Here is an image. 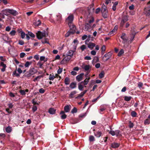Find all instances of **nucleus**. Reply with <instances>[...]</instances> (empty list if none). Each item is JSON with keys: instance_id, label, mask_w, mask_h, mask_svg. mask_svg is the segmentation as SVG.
Returning a JSON list of instances; mask_svg holds the SVG:
<instances>
[{"instance_id": "obj_4", "label": "nucleus", "mask_w": 150, "mask_h": 150, "mask_svg": "<svg viewBox=\"0 0 150 150\" xmlns=\"http://www.w3.org/2000/svg\"><path fill=\"white\" fill-rule=\"evenodd\" d=\"M71 59V58L70 57H69L67 55L61 62V64H65L68 63Z\"/></svg>"}, {"instance_id": "obj_21", "label": "nucleus", "mask_w": 150, "mask_h": 150, "mask_svg": "<svg viewBox=\"0 0 150 150\" xmlns=\"http://www.w3.org/2000/svg\"><path fill=\"white\" fill-rule=\"evenodd\" d=\"M56 110L53 108H50L49 109L48 112L51 114H54L55 113Z\"/></svg>"}, {"instance_id": "obj_63", "label": "nucleus", "mask_w": 150, "mask_h": 150, "mask_svg": "<svg viewBox=\"0 0 150 150\" xmlns=\"http://www.w3.org/2000/svg\"><path fill=\"white\" fill-rule=\"evenodd\" d=\"M100 8H97L96 10V11L95 12L96 13V14L98 13H99L100 12Z\"/></svg>"}, {"instance_id": "obj_53", "label": "nucleus", "mask_w": 150, "mask_h": 150, "mask_svg": "<svg viewBox=\"0 0 150 150\" xmlns=\"http://www.w3.org/2000/svg\"><path fill=\"white\" fill-rule=\"evenodd\" d=\"M62 68H59L57 71V72L58 74H60L62 72Z\"/></svg>"}, {"instance_id": "obj_48", "label": "nucleus", "mask_w": 150, "mask_h": 150, "mask_svg": "<svg viewBox=\"0 0 150 150\" xmlns=\"http://www.w3.org/2000/svg\"><path fill=\"white\" fill-rule=\"evenodd\" d=\"M28 35L32 38H34L35 37V35L32 33L28 32Z\"/></svg>"}, {"instance_id": "obj_31", "label": "nucleus", "mask_w": 150, "mask_h": 150, "mask_svg": "<svg viewBox=\"0 0 150 150\" xmlns=\"http://www.w3.org/2000/svg\"><path fill=\"white\" fill-rule=\"evenodd\" d=\"M6 131L7 133L10 132L12 130V128L10 126H8L6 129Z\"/></svg>"}, {"instance_id": "obj_56", "label": "nucleus", "mask_w": 150, "mask_h": 150, "mask_svg": "<svg viewBox=\"0 0 150 150\" xmlns=\"http://www.w3.org/2000/svg\"><path fill=\"white\" fill-rule=\"evenodd\" d=\"M11 28L9 26H8L6 27L5 30L9 32L11 30Z\"/></svg>"}, {"instance_id": "obj_43", "label": "nucleus", "mask_w": 150, "mask_h": 150, "mask_svg": "<svg viewBox=\"0 0 150 150\" xmlns=\"http://www.w3.org/2000/svg\"><path fill=\"white\" fill-rule=\"evenodd\" d=\"M57 19L58 21H60L62 19V16L60 14H58L57 15Z\"/></svg>"}, {"instance_id": "obj_51", "label": "nucleus", "mask_w": 150, "mask_h": 150, "mask_svg": "<svg viewBox=\"0 0 150 150\" xmlns=\"http://www.w3.org/2000/svg\"><path fill=\"white\" fill-rule=\"evenodd\" d=\"M21 37L22 38H24L25 36V33L23 32H21Z\"/></svg>"}, {"instance_id": "obj_33", "label": "nucleus", "mask_w": 150, "mask_h": 150, "mask_svg": "<svg viewBox=\"0 0 150 150\" xmlns=\"http://www.w3.org/2000/svg\"><path fill=\"white\" fill-rule=\"evenodd\" d=\"M32 62H27L25 64V67H29V66L32 64Z\"/></svg>"}, {"instance_id": "obj_44", "label": "nucleus", "mask_w": 150, "mask_h": 150, "mask_svg": "<svg viewBox=\"0 0 150 150\" xmlns=\"http://www.w3.org/2000/svg\"><path fill=\"white\" fill-rule=\"evenodd\" d=\"M77 112V109L76 107H74L71 111V113H76Z\"/></svg>"}, {"instance_id": "obj_9", "label": "nucleus", "mask_w": 150, "mask_h": 150, "mask_svg": "<svg viewBox=\"0 0 150 150\" xmlns=\"http://www.w3.org/2000/svg\"><path fill=\"white\" fill-rule=\"evenodd\" d=\"M90 77H89L88 78H86L83 81L80 82L83 86L86 85L89 82Z\"/></svg>"}, {"instance_id": "obj_20", "label": "nucleus", "mask_w": 150, "mask_h": 150, "mask_svg": "<svg viewBox=\"0 0 150 150\" xmlns=\"http://www.w3.org/2000/svg\"><path fill=\"white\" fill-rule=\"evenodd\" d=\"M95 46V44L93 43H90L88 44V47L90 48L91 50H92Z\"/></svg>"}, {"instance_id": "obj_52", "label": "nucleus", "mask_w": 150, "mask_h": 150, "mask_svg": "<svg viewBox=\"0 0 150 150\" xmlns=\"http://www.w3.org/2000/svg\"><path fill=\"white\" fill-rule=\"evenodd\" d=\"M34 58L36 60H38L39 59V55L38 54H36L34 56Z\"/></svg>"}, {"instance_id": "obj_23", "label": "nucleus", "mask_w": 150, "mask_h": 150, "mask_svg": "<svg viewBox=\"0 0 150 150\" xmlns=\"http://www.w3.org/2000/svg\"><path fill=\"white\" fill-rule=\"evenodd\" d=\"M103 16L104 18H106L108 17V10L104 11H102Z\"/></svg>"}, {"instance_id": "obj_38", "label": "nucleus", "mask_w": 150, "mask_h": 150, "mask_svg": "<svg viewBox=\"0 0 150 150\" xmlns=\"http://www.w3.org/2000/svg\"><path fill=\"white\" fill-rule=\"evenodd\" d=\"M106 10H107V7L104 4H103L102 6L101 11H104Z\"/></svg>"}, {"instance_id": "obj_15", "label": "nucleus", "mask_w": 150, "mask_h": 150, "mask_svg": "<svg viewBox=\"0 0 150 150\" xmlns=\"http://www.w3.org/2000/svg\"><path fill=\"white\" fill-rule=\"evenodd\" d=\"M77 93V92L76 91H74L71 92L70 94L69 95V97L70 98H72L74 97V95Z\"/></svg>"}, {"instance_id": "obj_62", "label": "nucleus", "mask_w": 150, "mask_h": 150, "mask_svg": "<svg viewBox=\"0 0 150 150\" xmlns=\"http://www.w3.org/2000/svg\"><path fill=\"white\" fill-rule=\"evenodd\" d=\"M37 65L41 68L42 67V64L40 62H39L37 63Z\"/></svg>"}, {"instance_id": "obj_54", "label": "nucleus", "mask_w": 150, "mask_h": 150, "mask_svg": "<svg viewBox=\"0 0 150 150\" xmlns=\"http://www.w3.org/2000/svg\"><path fill=\"white\" fill-rule=\"evenodd\" d=\"M45 90L42 88H40L39 90V92L40 93H43L45 92Z\"/></svg>"}, {"instance_id": "obj_55", "label": "nucleus", "mask_w": 150, "mask_h": 150, "mask_svg": "<svg viewBox=\"0 0 150 150\" xmlns=\"http://www.w3.org/2000/svg\"><path fill=\"white\" fill-rule=\"evenodd\" d=\"M25 55V53L24 52H21L20 54V57L21 58L23 57Z\"/></svg>"}, {"instance_id": "obj_49", "label": "nucleus", "mask_w": 150, "mask_h": 150, "mask_svg": "<svg viewBox=\"0 0 150 150\" xmlns=\"http://www.w3.org/2000/svg\"><path fill=\"white\" fill-rule=\"evenodd\" d=\"M109 133L111 134L113 136L115 135V131L113 130H110L109 132Z\"/></svg>"}, {"instance_id": "obj_59", "label": "nucleus", "mask_w": 150, "mask_h": 150, "mask_svg": "<svg viewBox=\"0 0 150 150\" xmlns=\"http://www.w3.org/2000/svg\"><path fill=\"white\" fill-rule=\"evenodd\" d=\"M86 48V46L84 45H82L81 47V49L82 50V51H83Z\"/></svg>"}, {"instance_id": "obj_42", "label": "nucleus", "mask_w": 150, "mask_h": 150, "mask_svg": "<svg viewBox=\"0 0 150 150\" xmlns=\"http://www.w3.org/2000/svg\"><path fill=\"white\" fill-rule=\"evenodd\" d=\"M131 115L132 117H135L136 116L137 114L135 111H133L131 113Z\"/></svg>"}, {"instance_id": "obj_37", "label": "nucleus", "mask_w": 150, "mask_h": 150, "mask_svg": "<svg viewBox=\"0 0 150 150\" xmlns=\"http://www.w3.org/2000/svg\"><path fill=\"white\" fill-rule=\"evenodd\" d=\"M84 93H83L82 92H81L80 94L78 95V96L76 97V99H78L84 96Z\"/></svg>"}, {"instance_id": "obj_14", "label": "nucleus", "mask_w": 150, "mask_h": 150, "mask_svg": "<svg viewBox=\"0 0 150 150\" xmlns=\"http://www.w3.org/2000/svg\"><path fill=\"white\" fill-rule=\"evenodd\" d=\"M102 134V132L100 131H97L94 133L95 136L97 137H100Z\"/></svg>"}, {"instance_id": "obj_61", "label": "nucleus", "mask_w": 150, "mask_h": 150, "mask_svg": "<svg viewBox=\"0 0 150 150\" xmlns=\"http://www.w3.org/2000/svg\"><path fill=\"white\" fill-rule=\"evenodd\" d=\"M91 58L90 56H86L84 57L85 60H89L91 59Z\"/></svg>"}, {"instance_id": "obj_10", "label": "nucleus", "mask_w": 150, "mask_h": 150, "mask_svg": "<svg viewBox=\"0 0 150 150\" xmlns=\"http://www.w3.org/2000/svg\"><path fill=\"white\" fill-rule=\"evenodd\" d=\"M28 71L32 75L36 74L38 72L37 70L34 68H30Z\"/></svg>"}, {"instance_id": "obj_19", "label": "nucleus", "mask_w": 150, "mask_h": 150, "mask_svg": "<svg viewBox=\"0 0 150 150\" xmlns=\"http://www.w3.org/2000/svg\"><path fill=\"white\" fill-rule=\"evenodd\" d=\"M61 115V116L62 119H65L67 117V115L64 114V112L63 111H61L60 113Z\"/></svg>"}, {"instance_id": "obj_46", "label": "nucleus", "mask_w": 150, "mask_h": 150, "mask_svg": "<svg viewBox=\"0 0 150 150\" xmlns=\"http://www.w3.org/2000/svg\"><path fill=\"white\" fill-rule=\"evenodd\" d=\"M124 53V50H121L120 52H119L118 55L119 56H121Z\"/></svg>"}, {"instance_id": "obj_39", "label": "nucleus", "mask_w": 150, "mask_h": 150, "mask_svg": "<svg viewBox=\"0 0 150 150\" xmlns=\"http://www.w3.org/2000/svg\"><path fill=\"white\" fill-rule=\"evenodd\" d=\"M31 75H32L30 73V72L29 71L27 72L24 74V76H25L28 77H30Z\"/></svg>"}, {"instance_id": "obj_28", "label": "nucleus", "mask_w": 150, "mask_h": 150, "mask_svg": "<svg viewBox=\"0 0 150 150\" xmlns=\"http://www.w3.org/2000/svg\"><path fill=\"white\" fill-rule=\"evenodd\" d=\"M70 87L72 89L75 88L76 87V83H72L70 85Z\"/></svg>"}, {"instance_id": "obj_47", "label": "nucleus", "mask_w": 150, "mask_h": 150, "mask_svg": "<svg viewBox=\"0 0 150 150\" xmlns=\"http://www.w3.org/2000/svg\"><path fill=\"white\" fill-rule=\"evenodd\" d=\"M104 76V73L103 72H101L99 74V77L100 78H103Z\"/></svg>"}, {"instance_id": "obj_50", "label": "nucleus", "mask_w": 150, "mask_h": 150, "mask_svg": "<svg viewBox=\"0 0 150 150\" xmlns=\"http://www.w3.org/2000/svg\"><path fill=\"white\" fill-rule=\"evenodd\" d=\"M135 34L134 33H133L130 35L131 38L130 39V40L132 41L134 38Z\"/></svg>"}, {"instance_id": "obj_60", "label": "nucleus", "mask_w": 150, "mask_h": 150, "mask_svg": "<svg viewBox=\"0 0 150 150\" xmlns=\"http://www.w3.org/2000/svg\"><path fill=\"white\" fill-rule=\"evenodd\" d=\"M144 123L145 124H149L150 123V121L148 119H146L144 121Z\"/></svg>"}, {"instance_id": "obj_30", "label": "nucleus", "mask_w": 150, "mask_h": 150, "mask_svg": "<svg viewBox=\"0 0 150 150\" xmlns=\"http://www.w3.org/2000/svg\"><path fill=\"white\" fill-rule=\"evenodd\" d=\"M118 3L117 1L115 2L114 3L112 7V10L115 11L116 10V6L118 4Z\"/></svg>"}, {"instance_id": "obj_11", "label": "nucleus", "mask_w": 150, "mask_h": 150, "mask_svg": "<svg viewBox=\"0 0 150 150\" xmlns=\"http://www.w3.org/2000/svg\"><path fill=\"white\" fill-rule=\"evenodd\" d=\"M75 30H74L73 28L72 29H70V31H68L65 35V36L66 37H69L70 35V34H74L75 32Z\"/></svg>"}, {"instance_id": "obj_18", "label": "nucleus", "mask_w": 150, "mask_h": 150, "mask_svg": "<svg viewBox=\"0 0 150 150\" xmlns=\"http://www.w3.org/2000/svg\"><path fill=\"white\" fill-rule=\"evenodd\" d=\"M11 14L13 16H16L17 14V12L14 10L9 9V14Z\"/></svg>"}, {"instance_id": "obj_22", "label": "nucleus", "mask_w": 150, "mask_h": 150, "mask_svg": "<svg viewBox=\"0 0 150 150\" xmlns=\"http://www.w3.org/2000/svg\"><path fill=\"white\" fill-rule=\"evenodd\" d=\"M110 57V52H109L108 53H107L105 54L104 55V56L103 57V58L104 59V58L105 57L106 58V59L105 60V61H107L108 59Z\"/></svg>"}, {"instance_id": "obj_40", "label": "nucleus", "mask_w": 150, "mask_h": 150, "mask_svg": "<svg viewBox=\"0 0 150 150\" xmlns=\"http://www.w3.org/2000/svg\"><path fill=\"white\" fill-rule=\"evenodd\" d=\"M131 96H125V97L124 99L126 101H129L131 99Z\"/></svg>"}, {"instance_id": "obj_1", "label": "nucleus", "mask_w": 150, "mask_h": 150, "mask_svg": "<svg viewBox=\"0 0 150 150\" xmlns=\"http://www.w3.org/2000/svg\"><path fill=\"white\" fill-rule=\"evenodd\" d=\"M74 18L73 15L71 14L69 16L68 18L66 19V22L68 23V25L70 29L73 28L74 30H75L76 29V27L72 23Z\"/></svg>"}, {"instance_id": "obj_45", "label": "nucleus", "mask_w": 150, "mask_h": 150, "mask_svg": "<svg viewBox=\"0 0 150 150\" xmlns=\"http://www.w3.org/2000/svg\"><path fill=\"white\" fill-rule=\"evenodd\" d=\"M32 109L33 112H34L37 110V107L36 106L34 105L32 107Z\"/></svg>"}, {"instance_id": "obj_25", "label": "nucleus", "mask_w": 150, "mask_h": 150, "mask_svg": "<svg viewBox=\"0 0 150 150\" xmlns=\"http://www.w3.org/2000/svg\"><path fill=\"white\" fill-rule=\"evenodd\" d=\"M33 24L35 26H38L40 25L41 21L39 20H38L37 21H34Z\"/></svg>"}, {"instance_id": "obj_58", "label": "nucleus", "mask_w": 150, "mask_h": 150, "mask_svg": "<svg viewBox=\"0 0 150 150\" xmlns=\"http://www.w3.org/2000/svg\"><path fill=\"white\" fill-rule=\"evenodd\" d=\"M129 9L130 10H133L134 9V5L133 4H132L129 7Z\"/></svg>"}, {"instance_id": "obj_8", "label": "nucleus", "mask_w": 150, "mask_h": 150, "mask_svg": "<svg viewBox=\"0 0 150 150\" xmlns=\"http://www.w3.org/2000/svg\"><path fill=\"white\" fill-rule=\"evenodd\" d=\"M144 13L146 16L150 17V8L146 7L145 8L144 10Z\"/></svg>"}, {"instance_id": "obj_41", "label": "nucleus", "mask_w": 150, "mask_h": 150, "mask_svg": "<svg viewBox=\"0 0 150 150\" xmlns=\"http://www.w3.org/2000/svg\"><path fill=\"white\" fill-rule=\"evenodd\" d=\"M89 140L90 142L93 141L95 140V138L93 136L91 135L89 137Z\"/></svg>"}, {"instance_id": "obj_34", "label": "nucleus", "mask_w": 150, "mask_h": 150, "mask_svg": "<svg viewBox=\"0 0 150 150\" xmlns=\"http://www.w3.org/2000/svg\"><path fill=\"white\" fill-rule=\"evenodd\" d=\"M101 53L103 54L105 50V45H103L101 48Z\"/></svg>"}, {"instance_id": "obj_13", "label": "nucleus", "mask_w": 150, "mask_h": 150, "mask_svg": "<svg viewBox=\"0 0 150 150\" xmlns=\"http://www.w3.org/2000/svg\"><path fill=\"white\" fill-rule=\"evenodd\" d=\"M29 91L28 89H26L25 90H20L19 91V92L21 95L23 96H25L26 92H28Z\"/></svg>"}, {"instance_id": "obj_5", "label": "nucleus", "mask_w": 150, "mask_h": 150, "mask_svg": "<svg viewBox=\"0 0 150 150\" xmlns=\"http://www.w3.org/2000/svg\"><path fill=\"white\" fill-rule=\"evenodd\" d=\"M120 38L123 40L122 42L124 43L126 42L128 39V38L127 37L126 34L125 33H122Z\"/></svg>"}, {"instance_id": "obj_27", "label": "nucleus", "mask_w": 150, "mask_h": 150, "mask_svg": "<svg viewBox=\"0 0 150 150\" xmlns=\"http://www.w3.org/2000/svg\"><path fill=\"white\" fill-rule=\"evenodd\" d=\"M64 110L65 112H69L70 110L69 106L68 105L65 106L64 108Z\"/></svg>"}, {"instance_id": "obj_36", "label": "nucleus", "mask_w": 150, "mask_h": 150, "mask_svg": "<svg viewBox=\"0 0 150 150\" xmlns=\"http://www.w3.org/2000/svg\"><path fill=\"white\" fill-rule=\"evenodd\" d=\"M55 78V76L53 74H50L49 79L50 80H53Z\"/></svg>"}, {"instance_id": "obj_57", "label": "nucleus", "mask_w": 150, "mask_h": 150, "mask_svg": "<svg viewBox=\"0 0 150 150\" xmlns=\"http://www.w3.org/2000/svg\"><path fill=\"white\" fill-rule=\"evenodd\" d=\"M13 75H15L17 77L19 76H20V75L19 74L16 73V71H15L13 72Z\"/></svg>"}, {"instance_id": "obj_64", "label": "nucleus", "mask_w": 150, "mask_h": 150, "mask_svg": "<svg viewBox=\"0 0 150 150\" xmlns=\"http://www.w3.org/2000/svg\"><path fill=\"white\" fill-rule=\"evenodd\" d=\"M118 28V27L117 26V25H116L114 28L113 29V31H114L115 32H116V31H117V29Z\"/></svg>"}, {"instance_id": "obj_3", "label": "nucleus", "mask_w": 150, "mask_h": 150, "mask_svg": "<svg viewBox=\"0 0 150 150\" xmlns=\"http://www.w3.org/2000/svg\"><path fill=\"white\" fill-rule=\"evenodd\" d=\"M1 12L3 14L1 13V18H4V15L6 16H8L9 15V9H6L3 10Z\"/></svg>"}, {"instance_id": "obj_29", "label": "nucleus", "mask_w": 150, "mask_h": 150, "mask_svg": "<svg viewBox=\"0 0 150 150\" xmlns=\"http://www.w3.org/2000/svg\"><path fill=\"white\" fill-rule=\"evenodd\" d=\"M65 83L67 85H68L69 83V79L68 77H66L64 80Z\"/></svg>"}, {"instance_id": "obj_24", "label": "nucleus", "mask_w": 150, "mask_h": 150, "mask_svg": "<svg viewBox=\"0 0 150 150\" xmlns=\"http://www.w3.org/2000/svg\"><path fill=\"white\" fill-rule=\"evenodd\" d=\"M119 146V144L118 143L114 142L112 144L111 147L112 148H115L118 147Z\"/></svg>"}, {"instance_id": "obj_35", "label": "nucleus", "mask_w": 150, "mask_h": 150, "mask_svg": "<svg viewBox=\"0 0 150 150\" xmlns=\"http://www.w3.org/2000/svg\"><path fill=\"white\" fill-rule=\"evenodd\" d=\"M16 33V30H13L11 31L9 33V34L11 36H14L15 35Z\"/></svg>"}, {"instance_id": "obj_17", "label": "nucleus", "mask_w": 150, "mask_h": 150, "mask_svg": "<svg viewBox=\"0 0 150 150\" xmlns=\"http://www.w3.org/2000/svg\"><path fill=\"white\" fill-rule=\"evenodd\" d=\"M91 28V25L88 23H86L85 25V30H88Z\"/></svg>"}, {"instance_id": "obj_26", "label": "nucleus", "mask_w": 150, "mask_h": 150, "mask_svg": "<svg viewBox=\"0 0 150 150\" xmlns=\"http://www.w3.org/2000/svg\"><path fill=\"white\" fill-rule=\"evenodd\" d=\"M83 88V85L81 83H80L78 84V88L79 90L81 91H82Z\"/></svg>"}, {"instance_id": "obj_32", "label": "nucleus", "mask_w": 150, "mask_h": 150, "mask_svg": "<svg viewBox=\"0 0 150 150\" xmlns=\"http://www.w3.org/2000/svg\"><path fill=\"white\" fill-rule=\"evenodd\" d=\"M115 135L117 136H120L121 135V133L119 130H116L115 131Z\"/></svg>"}, {"instance_id": "obj_7", "label": "nucleus", "mask_w": 150, "mask_h": 150, "mask_svg": "<svg viewBox=\"0 0 150 150\" xmlns=\"http://www.w3.org/2000/svg\"><path fill=\"white\" fill-rule=\"evenodd\" d=\"M84 75V73H81L80 74L77 76L76 77V80L79 82L81 81L83 78V76Z\"/></svg>"}, {"instance_id": "obj_6", "label": "nucleus", "mask_w": 150, "mask_h": 150, "mask_svg": "<svg viewBox=\"0 0 150 150\" xmlns=\"http://www.w3.org/2000/svg\"><path fill=\"white\" fill-rule=\"evenodd\" d=\"M128 18L127 16L124 17L121 22L120 26L122 27H123L125 23L128 21Z\"/></svg>"}, {"instance_id": "obj_2", "label": "nucleus", "mask_w": 150, "mask_h": 150, "mask_svg": "<svg viewBox=\"0 0 150 150\" xmlns=\"http://www.w3.org/2000/svg\"><path fill=\"white\" fill-rule=\"evenodd\" d=\"M47 35V34L45 31L41 32L38 31L36 33V36L38 39H41L43 37H45Z\"/></svg>"}, {"instance_id": "obj_16", "label": "nucleus", "mask_w": 150, "mask_h": 150, "mask_svg": "<svg viewBox=\"0 0 150 150\" xmlns=\"http://www.w3.org/2000/svg\"><path fill=\"white\" fill-rule=\"evenodd\" d=\"M74 52V51H73L71 50H69L68 52L67 55L69 57H70L71 58L73 56Z\"/></svg>"}, {"instance_id": "obj_12", "label": "nucleus", "mask_w": 150, "mask_h": 150, "mask_svg": "<svg viewBox=\"0 0 150 150\" xmlns=\"http://www.w3.org/2000/svg\"><path fill=\"white\" fill-rule=\"evenodd\" d=\"M82 69H84L86 71H87L91 68V67L89 65H86L84 64H83L81 66Z\"/></svg>"}]
</instances>
